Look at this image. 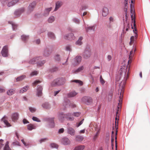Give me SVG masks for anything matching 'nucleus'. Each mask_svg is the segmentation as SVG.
Instances as JSON below:
<instances>
[{"instance_id":"nucleus-1","label":"nucleus","mask_w":150,"mask_h":150,"mask_svg":"<svg viewBox=\"0 0 150 150\" xmlns=\"http://www.w3.org/2000/svg\"><path fill=\"white\" fill-rule=\"evenodd\" d=\"M120 75L121 76L119 78H117V81L116 82L117 83L119 84L120 85V88L118 89V93H120V96H119V103L117 106L118 108H119L121 107V105L122 102V98L123 97V93L124 90L123 88V86H121L122 83V81L123 79L125 78V72H122L121 71L120 72ZM119 93H118L119 94Z\"/></svg>"},{"instance_id":"nucleus-2","label":"nucleus","mask_w":150,"mask_h":150,"mask_svg":"<svg viewBox=\"0 0 150 150\" xmlns=\"http://www.w3.org/2000/svg\"><path fill=\"white\" fill-rule=\"evenodd\" d=\"M132 5L131 6V18L132 20V24L131 25H133L134 26H132V29H134L133 30L135 34V36H132L130 38V41L129 42V44L131 45L133 44L135 40V38L136 39L137 37V33L136 32L137 29L136 28V24L135 23V21L134 18H133V16H134V11L133 10L132 8Z\"/></svg>"},{"instance_id":"nucleus-3","label":"nucleus","mask_w":150,"mask_h":150,"mask_svg":"<svg viewBox=\"0 0 150 150\" xmlns=\"http://www.w3.org/2000/svg\"><path fill=\"white\" fill-rule=\"evenodd\" d=\"M72 116L71 113H68L66 115L61 113L59 115V120L62 121L64 118H66L68 120L72 121L74 120V118L73 117H71Z\"/></svg>"},{"instance_id":"nucleus-4","label":"nucleus","mask_w":150,"mask_h":150,"mask_svg":"<svg viewBox=\"0 0 150 150\" xmlns=\"http://www.w3.org/2000/svg\"><path fill=\"white\" fill-rule=\"evenodd\" d=\"M82 101L88 105L91 104L93 102L92 99L90 97L84 96L82 99Z\"/></svg>"},{"instance_id":"nucleus-5","label":"nucleus","mask_w":150,"mask_h":150,"mask_svg":"<svg viewBox=\"0 0 150 150\" xmlns=\"http://www.w3.org/2000/svg\"><path fill=\"white\" fill-rule=\"evenodd\" d=\"M134 0H125V1L124 2L125 4V6L124 7V11H125V16H126V18L127 17V2L129 1V2L130 3V1H131V4H130V6H131V5H132L133 6H132V8H133V10H134V8H133L134 5H133V3L134 1Z\"/></svg>"},{"instance_id":"nucleus-6","label":"nucleus","mask_w":150,"mask_h":150,"mask_svg":"<svg viewBox=\"0 0 150 150\" xmlns=\"http://www.w3.org/2000/svg\"><path fill=\"white\" fill-rule=\"evenodd\" d=\"M8 47L6 46H4L1 51L2 56L4 57H7L8 56Z\"/></svg>"},{"instance_id":"nucleus-7","label":"nucleus","mask_w":150,"mask_h":150,"mask_svg":"<svg viewBox=\"0 0 150 150\" xmlns=\"http://www.w3.org/2000/svg\"><path fill=\"white\" fill-rule=\"evenodd\" d=\"M36 4V2L34 1L31 3L28 7V13H30L33 11L35 8Z\"/></svg>"},{"instance_id":"nucleus-8","label":"nucleus","mask_w":150,"mask_h":150,"mask_svg":"<svg viewBox=\"0 0 150 150\" xmlns=\"http://www.w3.org/2000/svg\"><path fill=\"white\" fill-rule=\"evenodd\" d=\"M61 143L64 145H69L70 144L69 140L67 137L63 138L61 141Z\"/></svg>"},{"instance_id":"nucleus-9","label":"nucleus","mask_w":150,"mask_h":150,"mask_svg":"<svg viewBox=\"0 0 150 150\" xmlns=\"http://www.w3.org/2000/svg\"><path fill=\"white\" fill-rule=\"evenodd\" d=\"M64 38L66 40H71L75 39V37L74 36V35L73 33H71L65 36Z\"/></svg>"},{"instance_id":"nucleus-10","label":"nucleus","mask_w":150,"mask_h":150,"mask_svg":"<svg viewBox=\"0 0 150 150\" xmlns=\"http://www.w3.org/2000/svg\"><path fill=\"white\" fill-rule=\"evenodd\" d=\"M109 11L108 8L104 7L103 9L102 16L103 17H106L108 14Z\"/></svg>"},{"instance_id":"nucleus-11","label":"nucleus","mask_w":150,"mask_h":150,"mask_svg":"<svg viewBox=\"0 0 150 150\" xmlns=\"http://www.w3.org/2000/svg\"><path fill=\"white\" fill-rule=\"evenodd\" d=\"M81 56H78L76 57L74 59V63L77 65L79 64L81 61Z\"/></svg>"},{"instance_id":"nucleus-12","label":"nucleus","mask_w":150,"mask_h":150,"mask_svg":"<svg viewBox=\"0 0 150 150\" xmlns=\"http://www.w3.org/2000/svg\"><path fill=\"white\" fill-rule=\"evenodd\" d=\"M63 4V3L60 1H58L56 2L55 3V7L54 9V11H56Z\"/></svg>"},{"instance_id":"nucleus-13","label":"nucleus","mask_w":150,"mask_h":150,"mask_svg":"<svg viewBox=\"0 0 150 150\" xmlns=\"http://www.w3.org/2000/svg\"><path fill=\"white\" fill-rule=\"evenodd\" d=\"M91 55V52L89 50H86L83 54V57L85 59L89 58Z\"/></svg>"},{"instance_id":"nucleus-14","label":"nucleus","mask_w":150,"mask_h":150,"mask_svg":"<svg viewBox=\"0 0 150 150\" xmlns=\"http://www.w3.org/2000/svg\"><path fill=\"white\" fill-rule=\"evenodd\" d=\"M24 11V9L22 8L16 11L14 13L15 14L16 16H19Z\"/></svg>"},{"instance_id":"nucleus-15","label":"nucleus","mask_w":150,"mask_h":150,"mask_svg":"<svg viewBox=\"0 0 150 150\" xmlns=\"http://www.w3.org/2000/svg\"><path fill=\"white\" fill-rule=\"evenodd\" d=\"M18 1V0H13L12 1L8 2L7 5L8 7L12 6L17 3Z\"/></svg>"},{"instance_id":"nucleus-16","label":"nucleus","mask_w":150,"mask_h":150,"mask_svg":"<svg viewBox=\"0 0 150 150\" xmlns=\"http://www.w3.org/2000/svg\"><path fill=\"white\" fill-rule=\"evenodd\" d=\"M42 87L40 86H38V88L37 89V95L38 96H41L42 95Z\"/></svg>"},{"instance_id":"nucleus-17","label":"nucleus","mask_w":150,"mask_h":150,"mask_svg":"<svg viewBox=\"0 0 150 150\" xmlns=\"http://www.w3.org/2000/svg\"><path fill=\"white\" fill-rule=\"evenodd\" d=\"M40 59H41L40 57L33 58L29 61V63L30 64H34L36 62H37L38 60H39Z\"/></svg>"},{"instance_id":"nucleus-18","label":"nucleus","mask_w":150,"mask_h":150,"mask_svg":"<svg viewBox=\"0 0 150 150\" xmlns=\"http://www.w3.org/2000/svg\"><path fill=\"white\" fill-rule=\"evenodd\" d=\"M18 113H13L12 116V120L13 121H16L18 119Z\"/></svg>"},{"instance_id":"nucleus-19","label":"nucleus","mask_w":150,"mask_h":150,"mask_svg":"<svg viewBox=\"0 0 150 150\" xmlns=\"http://www.w3.org/2000/svg\"><path fill=\"white\" fill-rule=\"evenodd\" d=\"M7 117L6 116H4L2 119V120L6 125L7 127H10L11 126L10 124L8 123L7 120Z\"/></svg>"},{"instance_id":"nucleus-20","label":"nucleus","mask_w":150,"mask_h":150,"mask_svg":"<svg viewBox=\"0 0 150 150\" xmlns=\"http://www.w3.org/2000/svg\"><path fill=\"white\" fill-rule=\"evenodd\" d=\"M68 132L69 134L71 135H74L75 132L74 129L71 127H69L68 128Z\"/></svg>"},{"instance_id":"nucleus-21","label":"nucleus","mask_w":150,"mask_h":150,"mask_svg":"<svg viewBox=\"0 0 150 150\" xmlns=\"http://www.w3.org/2000/svg\"><path fill=\"white\" fill-rule=\"evenodd\" d=\"M95 28V27L94 26H88L87 27H86L85 28L86 31L87 32L90 31L92 30L93 31H94Z\"/></svg>"},{"instance_id":"nucleus-22","label":"nucleus","mask_w":150,"mask_h":150,"mask_svg":"<svg viewBox=\"0 0 150 150\" xmlns=\"http://www.w3.org/2000/svg\"><path fill=\"white\" fill-rule=\"evenodd\" d=\"M54 118H49L48 121L50 123V125L51 127H53L54 126Z\"/></svg>"},{"instance_id":"nucleus-23","label":"nucleus","mask_w":150,"mask_h":150,"mask_svg":"<svg viewBox=\"0 0 150 150\" xmlns=\"http://www.w3.org/2000/svg\"><path fill=\"white\" fill-rule=\"evenodd\" d=\"M52 9V7L48 8H46L44 11V15L45 16H47L49 14L51 10Z\"/></svg>"},{"instance_id":"nucleus-24","label":"nucleus","mask_w":150,"mask_h":150,"mask_svg":"<svg viewBox=\"0 0 150 150\" xmlns=\"http://www.w3.org/2000/svg\"><path fill=\"white\" fill-rule=\"evenodd\" d=\"M135 51V50H134V51L133 50L131 51V52H130V55H129V61H128V64L130 63L131 62V61H132L131 59L134 55V52Z\"/></svg>"},{"instance_id":"nucleus-25","label":"nucleus","mask_w":150,"mask_h":150,"mask_svg":"<svg viewBox=\"0 0 150 150\" xmlns=\"http://www.w3.org/2000/svg\"><path fill=\"white\" fill-rule=\"evenodd\" d=\"M58 81V79L54 80L52 83V86H55L60 85Z\"/></svg>"},{"instance_id":"nucleus-26","label":"nucleus","mask_w":150,"mask_h":150,"mask_svg":"<svg viewBox=\"0 0 150 150\" xmlns=\"http://www.w3.org/2000/svg\"><path fill=\"white\" fill-rule=\"evenodd\" d=\"M42 107L46 109H49L50 108V106L48 103H45L42 105Z\"/></svg>"},{"instance_id":"nucleus-27","label":"nucleus","mask_w":150,"mask_h":150,"mask_svg":"<svg viewBox=\"0 0 150 150\" xmlns=\"http://www.w3.org/2000/svg\"><path fill=\"white\" fill-rule=\"evenodd\" d=\"M85 147V146L83 145L79 146L76 147L74 150H83Z\"/></svg>"},{"instance_id":"nucleus-28","label":"nucleus","mask_w":150,"mask_h":150,"mask_svg":"<svg viewBox=\"0 0 150 150\" xmlns=\"http://www.w3.org/2000/svg\"><path fill=\"white\" fill-rule=\"evenodd\" d=\"M77 94V93L76 92L72 91L68 95V96L69 97H72L75 96Z\"/></svg>"},{"instance_id":"nucleus-29","label":"nucleus","mask_w":150,"mask_h":150,"mask_svg":"<svg viewBox=\"0 0 150 150\" xmlns=\"http://www.w3.org/2000/svg\"><path fill=\"white\" fill-rule=\"evenodd\" d=\"M58 79L60 85L63 84L65 81V79L63 78H58Z\"/></svg>"},{"instance_id":"nucleus-30","label":"nucleus","mask_w":150,"mask_h":150,"mask_svg":"<svg viewBox=\"0 0 150 150\" xmlns=\"http://www.w3.org/2000/svg\"><path fill=\"white\" fill-rule=\"evenodd\" d=\"M41 60V59H40L39 60H38V62H37V66H41L45 63V61H40Z\"/></svg>"},{"instance_id":"nucleus-31","label":"nucleus","mask_w":150,"mask_h":150,"mask_svg":"<svg viewBox=\"0 0 150 150\" xmlns=\"http://www.w3.org/2000/svg\"><path fill=\"white\" fill-rule=\"evenodd\" d=\"M83 39V38L81 37H80L78 40L76 42V44L79 45H81L82 42L81 40Z\"/></svg>"},{"instance_id":"nucleus-32","label":"nucleus","mask_w":150,"mask_h":150,"mask_svg":"<svg viewBox=\"0 0 150 150\" xmlns=\"http://www.w3.org/2000/svg\"><path fill=\"white\" fill-rule=\"evenodd\" d=\"M27 127L28 129L30 130H31L33 129H35V126L32 124H30L28 125Z\"/></svg>"},{"instance_id":"nucleus-33","label":"nucleus","mask_w":150,"mask_h":150,"mask_svg":"<svg viewBox=\"0 0 150 150\" xmlns=\"http://www.w3.org/2000/svg\"><path fill=\"white\" fill-rule=\"evenodd\" d=\"M15 92V91L13 89H10L8 90L7 91V94L9 96L12 95Z\"/></svg>"},{"instance_id":"nucleus-34","label":"nucleus","mask_w":150,"mask_h":150,"mask_svg":"<svg viewBox=\"0 0 150 150\" xmlns=\"http://www.w3.org/2000/svg\"><path fill=\"white\" fill-rule=\"evenodd\" d=\"M83 69L84 67L83 66H81L74 71V73H77L81 72L83 70Z\"/></svg>"},{"instance_id":"nucleus-35","label":"nucleus","mask_w":150,"mask_h":150,"mask_svg":"<svg viewBox=\"0 0 150 150\" xmlns=\"http://www.w3.org/2000/svg\"><path fill=\"white\" fill-rule=\"evenodd\" d=\"M21 38L23 41H25L29 39V37L25 35H23L21 36Z\"/></svg>"},{"instance_id":"nucleus-36","label":"nucleus","mask_w":150,"mask_h":150,"mask_svg":"<svg viewBox=\"0 0 150 150\" xmlns=\"http://www.w3.org/2000/svg\"><path fill=\"white\" fill-rule=\"evenodd\" d=\"M25 77V75H22L21 76L18 77L16 79V81H20L23 79Z\"/></svg>"},{"instance_id":"nucleus-37","label":"nucleus","mask_w":150,"mask_h":150,"mask_svg":"<svg viewBox=\"0 0 150 150\" xmlns=\"http://www.w3.org/2000/svg\"><path fill=\"white\" fill-rule=\"evenodd\" d=\"M49 37L52 39H54L55 38V36L54 34L52 32H49L48 34Z\"/></svg>"},{"instance_id":"nucleus-38","label":"nucleus","mask_w":150,"mask_h":150,"mask_svg":"<svg viewBox=\"0 0 150 150\" xmlns=\"http://www.w3.org/2000/svg\"><path fill=\"white\" fill-rule=\"evenodd\" d=\"M54 20V17L53 16H50L48 19V21L49 23H52Z\"/></svg>"},{"instance_id":"nucleus-39","label":"nucleus","mask_w":150,"mask_h":150,"mask_svg":"<svg viewBox=\"0 0 150 150\" xmlns=\"http://www.w3.org/2000/svg\"><path fill=\"white\" fill-rule=\"evenodd\" d=\"M8 142H7L6 143L5 147L4 148V150H10L8 146Z\"/></svg>"},{"instance_id":"nucleus-40","label":"nucleus","mask_w":150,"mask_h":150,"mask_svg":"<svg viewBox=\"0 0 150 150\" xmlns=\"http://www.w3.org/2000/svg\"><path fill=\"white\" fill-rule=\"evenodd\" d=\"M28 89V87L26 86L25 87H23L22 89H21L20 90V92H21L23 93L26 91Z\"/></svg>"},{"instance_id":"nucleus-41","label":"nucleus","mask_w":150,"mask_h":150,"mask_svg":"<svg viewBox=\"0 0 150 150\" xmlns=\"http://www.w3.org/2000/svg\"><path fill=\"white\" fill-rule=\"evenodd\" d=\"M76 139L77 141H80L83 139V137L80 136H78L76 137Z\"/></svg>"},{"instance_id":"nucleus-42","label":"nucleus","mask_w":150,"mask_h":150,"mask_svg":"<svg viewBox=\"0 0 150 150\" xmlns=\"http://www.w3.org/2000/svg\"><path fill=\"white\" fill-rule=\"evenodd\" d=\"M51 53V52H49V51L47 50H45L44 52V55L46 56H48Z\"/></svg>"},{"instance_id":"nucleus-43","label":"nucleus","mask_w":150,"mask_h":150,"mask_svg":"<svg viewBox=\"0 0 150 150\" xmlns=\"http://www.w3.org/2000/svg\"><path fill=\"white\" fill-rule=\"evenodd\" d=\"M73 82H74L76 83H79L80 85H82L83 84L82 82L81 81L78 80H75L72 81Z\"/></svg>"},{"instance_id":"nucleus-44","label":"nucleus","mask_w":150,"mask_h":150,"mask_svg":"<svg viewBox=\"0 0 150 150\" xmlns=\"http://www.w3.org/2000/svg\"><path fill=\"white\" fill-rule=\"evenodd\" d=\"M51 146L52 148H58V146L56 144L54 143H52L51 144Z\"/></svg>"},{"instance_id":"nucleus-45","label":"nucleus","mask_w":150,"mask_h":150,"mask_svg":"<svg viewBox=\"0 0 150 150\" xmlns=\"http://www.w3.org/2000/svg\"><path fill=\"white\" fill-rule=\"evenodd\" d=\"M29 109L30 111L32 113H33L36 111V109L34 108L30 107L29 108Z\"/></svg>"},{"instance_id":"nucleus-46","label":"nucleus","mask_w":150,"mask_h":150,"mask_svg":"<svg viewBox=\"0 0 150 150\" xmlns=\"http://www.w3.org/2000/svg\"><path fill=\"white\" fill-rule=\"evenodd\" d=\"M81 114V113L79 112H74L73 115H74L75 117H79Z\"/></svg>"},{"instance_id":"nucleus-47","label":"nucleus","mask_w":150,"mask_h":150,"mask_svg":"<svg viewBox=\"0 0 150 150\" xmlns=\"http://www.w3.org/2000/svg\"><path fill=\"white\" fill-rule=\"evenodd\" d=\"M73 21L74 22L77 24H79L80 23L79 20L76 18H74L73 19Z\"/></svg>"},{"instance_id":"nucleus-48","label":"nucleus","mask_w":150,"mask_h":150,"mask_svg":"<svg viewBox=\"0 0 150 150\" xmlns=\"http://www.w3.org/2000/svg\"><path fill=\"white\" fill-rule=\"evenodd\" d=\"M32 119L35 121L38 122H40V120L37 117H33L32 118Z\"/></svg>"},{"instance_id":"nucleus-49","label":"nucleus","mask_w":150,"mask_h":150,"mask_svg":"<svg viewBox=\"0 0 150 150\" xmlns=\"http://www.w3.org/2000/svg\"><path fill=\"white\" fill-rule=\"evenodd\" d=\"M55 59L57 61H59L60 59L59 55H57L55 57Z\"/></svg>"},{"instance_id":"nucleus-50","label":"nucleus","mask_w":150,"mask_h":150,"mask_svg":"<svg viewBox=\"0 0 150 150\" xmlns=\"http://www.w3.org/2000/svg\"><path fill=\"white\" fill-rule=\"evenodd\" d=\"M4 140L2 139L0 140V149H1L4 146L3 143Z\"/></svg>"},{"instance_id":"nucleus-51","label":"nucleus","mask_w":150,"mask_h":150,"mask_svg":"<svg viewBox=\"0 0 150 150\" xmlns=\"http://www.w3.org/2000/svg\"><path fill=\"white\" fill-rule=\"evenodd\" d=\"M109 21L110 23L113 22L114 21V17L113 16H111L109 18Z\"/></svg>"},{"instance_id":"nucleus-52","label":"nucleus","mask_w":150,"mask_h":150,"mask_svg":"<svg viewBox=\"0 0 150 150\" xmlns=\"http://www.w3.org/2000/svg\"><path fill=\"white\" fill-rule=\"evenodd\" d=\"M100 82L102 84H104L105 83V81H104V80L102 78V76H101L100 77Z\"/></svg>"},{"instance_id":"nucleus-53","label":"nucleus","mask_w":150,"mask_h":150,"mask_svg":"<svg viewBox=\"0 0 150 150\" xmlns=\"http://www.w3.org/2000/svg\"><path fill=\"white\" fill-rule=\"evenodd\" d=\"M38 74L37 72V71H34L32 72L30 74L31 76H33L34 75H36Z\"/></svg>"},{"instance_id":"nucleus-54","label":"nucleus","mask_w":150,"mask_h":150,"mask_svg":"<svg viewBox=\"0 0 150 150\" xmlns=\"http://www.w3.org/2000/svg\"><path fill=\"white\" fill-rule=\"evenodd\" d=\"M84 119H83L78 124V125H76L77 127H78L80 125H81L83 122V121L84 120Z\"/></svg>"},{"instance_id":"nucleus-55","label":"nucleus","mask_w":150,"mask_h":150,"mask_svg":"<svg viewBox=\"0 0 150 150\" xmlns=\"http://www.w3.org/2000/svg\"><path fill=\"white\" fill-rule=\"evenodd\" d=\"M98 134V132L93 137V139L95 140L97 138Z\"/></svg>"},{"instance_id":"nucleus-56","label":"nucleus","mask_w":150,"mask_h":150,"mask_svg":"<svg viewBox=\"0 0 150 150\" xmlns=\"http://www.w3.org/2000/svg\"><path fill=\"white\" fill-rule=\"evenodd\" d=\"M66 49L68 51H71V48L70 46L69 45H67L66 47Z\"/></svg>"},{"instance_id":"nucleus-57","label":"nucleus","mask_w":150,"mask_h":150,"mask_svg":"<svg viewBox=\"0 0 150 150\" xmlns=\"http://www.w3.org/2000/svg\"><path fill=\"white\" fill-rule=\"evenodd\" d=\"M41 82L40 81H35L33 83V86L36 85V84H37L38 83H39Z\"/></svg>"},{"instance_id":"nucleus-58","label":"nucleus","mask_w":150,"mask_h":150,"mask_svg":"<svg viewBox=\"0 0 150 150\" xmlns=\"http://www.w3.org/2000/svg\"><path fill=\"white\" fill-rule=\"evenodd\" d=\"M47 140V138L42 139L40 140V143H41L42 142H45Z\"/></svg>"},{"instance_id":"nucleus-59","label":"nucleus","mask_w":150,"mask_h":150,"mask_svg":"<svg viewBox=\"0 0 150 150\" xmlns=\"http://www.w3.org/2000/svg\"><path fill=\"white\" fill-rule=\"evenodd\" d=\"M57 70L58 68L56 67H55L51 69V71L53 72L57 71Z\"/></svg>"},{"instance_id":"nucleus-60","label":"nucleus","mask_w":150,"mask_h":150,"mask_svg":"<svg viewBox=\"0 0 150 150\" xmlns=\"http://www.w3.org/2000/svg\"><path fill=\"white\" fill-rule=\"evenodd\" d=\"M64 131V129L63 128H62L60 129L59 130L58 132L59 133H62Z\"/></svg>"},{"instance_id":"nucleus-61","label":"nucleus","mask_w":150,"mask_h":150,"mask_svg":"<svg viewBox=\"0 0 150 150\" xmlns=\"http://www.w3.org/2000/svg\"><path fill=\"white\" fill-rule=\"evenodd\" d=\"M21 142L23 143V144H24L25 146H27L28 145V144H27L26 143L24 142V140L23 139H21Z\"/></svg>"},{"instance_id":"nucleus-62","label":"nucleus","mask_w":150,"mask_h":150,"mask_svg":"<svg viewBox=\"0 0 150 150\" xmlns=\"http://www.w3.org/2000/svg\"><path fill=\"white\" fill-rule=\"evenodd\" d=\"M5 89L2 88L0 87V93H3L5 91Z\"/></svg>"},{"instance_id":"nucleus-63","label":"nucleus","mask_w":150,"mask_h":150,"mask_svg":"<svg viewBox=\"0 0 150 150\" xmlns=\"http://www.w3.org/2000/svg\"><path fill=\"white\" fill-rule=\"evenodd\" d=\"M110 135L109 133H107L106 135V139L108 140L109 139Z\"/></svg>"},{"instance_id":"nucleus-64","label":"nucleus","mask_w":150,"mask_h":150,"mask_svg":"<svg viewBox=\"0 0 150 150\" xmlns=\"http://www.w3.org/2000/svg\"><path fill=\"white\" fill-rule=\"evenodd\" d=\"M107 59L109 61H110L111 60L112 57L111 55H108L107 56Z\"/></svg>"}]
</instances>
